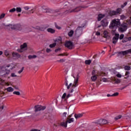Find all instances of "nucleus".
I'll use <instances>...</instances> for the list:
<instances>
[{
  "mask_svg": "<svg viewBox=\"0 0 131 131\" xmlns=\"http://www.w3.org/2000/svg\"><path fill=\"white\" fill-rule=\"evenodd\" d=\"M101 25H102L103 27H106V26H108V24H109V22L107 21V19H104L101 20Z\"/></svg>",
  "mask_w": 131,
  "mask_h": 131,
  "instance_id": "nucleus-13",
  "label": "nucleus"
},
{
  "mask_svg": "<svg viewBox=\"0 0 131 131\" xmlns=\"http://www.w3.org/2000/svg\"><path fill=\"white\" fill-rule=\"evenodd\" d=\"M4 108H5V106L2 105V106H1L0 109L1 110H4Z\"/></svg>",
  "mask_w": 131,
  "mask_h": 131,
  "instance_id": "nucleus-57",
  "label": "nucleus"
},
{
  "mask_svg": "<svg viewBox=\"0 0 131 131\" xmlns=\"http://www.w3.org/2000/svg\"><path fill=\"white\" fill-rule=\"evenodd\" d=\"M127 29V25L126 24H123L121 27L119 28V32H124L126 31Z\"/></svg>",
  "mask_w": 131,
  "mask_h": 131,
  "instance_id": "nucleus-8",
  "label": "nucleus"
},
{
  "mask_svg": "<svg viewBox=\"0 0 131 131\" xmlns=\"http://www.w3.org/2000/svg\"><path fill=\"white\" fill-rule=\"evenodd\" d=\"M119 39V34L115 33V36L113 38V43H116Z\"/></svg>",
  "mask_w": 131,
  "mask_h": 131,
  "instance_id": "nucleus-12",
  "label": "nucleus"
},
{
  "mask_svg": "<svg viewBox=\"0 0 131 131\" xmlns=\"http://www.w3.org/2000/svg\"><path fill=\"white\" fill-rule=\"evenodd\" d=\"M72 76H73V77H74V78L73 86H77L78 85V84L77 83L78 82V78H79V74H78V73L73 72L72 74Z\"/></svg>",
  "mask_w": 131,
  "mask_h": 131,
  "instance_id": "nucleus-4",
  "label": "nucleus"
},
{
  "mask_svg": "<svg viewBox=\"0 0 131 131\" xmlns=\"http://www.w3.org/2000/svg\"><path fill=\"white\" fill-rule=\"evenodd\" d=\"M12 56L13 57H14V58H15V59H18L20 57V55L18 54L17 52H13L12 53Z\"/></svg>",
  "mask_w": 131,
  "mask_h": 131,
  "instance_id": "nucleus-17",
  "label": "nucleus"
},
{
  "mask_svg": "<svg viewBox=\"0 0 131 131\" xmlns=\"http://www.w3.org/2000/svg\"><path fill=\"white\" fill-rule=\"evenodd\" d=\"M128 74H129V72H126L125 73V75H126V76H127V75H128Z\"/></svg>",
  "mask_w": 131,
  "mask_h": 131,
  "instance_id": "nucleus-60",
  "label": "nucleus"
},
{
  "mask_svg": "<svg viewBox=\"0 0 131 131\" xmlns=\"http://www.w3.org/2000/svg\"><path fill=\"white\" fill-rule=\"evenodd\" d=\"M23 70H24V67H23V68H21V69L20 71H19L18 72V73L19 74H21V73H22V72H23Z\"/></svg>",
  "mask_w": 131,
  "mask_h": 131,
  "instance_id": "nucleus-43",
  "label": "nucleus"
},
{
  "mask_svg": "<svg viewBox=\"0 0 131 131\" xmlns=\"http://www.w3.org/2000/svg\"><path fill=\"white\" fill-rule=\"evenodd\" d=\"M14 89H15L17 91H19V88H18L17 86H15Z\"/></svg>",
  "mask_w": 131,
  "mask_h": 131,
  "instance_id": "nucleus-62",
  "label": "nucleus"
},
{
  "mask_svg": "<svg viewBox=\"0 0 131 131\" xmlns=\"http://www.w3.org/2000/svg\"><path fill=\"white\" fill-rule=\"evenodd\" d=\"M73 121H74V118H70L67 121V122H68V123H71V122H73Z\"/></svg>",
  "mask_w": 131,
  "mask_h": 131,
  "instance_id": "nucleus-28",
  "label": "nucleus"
},
{
  "mask_svg": "<svg viewBox=\"0 0 131 131\" xmlns=\"http://www.w3.org/2000/svg\"><path fill=\"white\" fill-rule=\"evenodd\" d=\"M24 9L26 10V11H28V10H29L30 8L28 6H25V7H24Z\"/></svg>",
  "mask_w": 131,
  "mask_h": 131,
  "instance_id": "nucleus-47",
  "label": "nucleus"
},
{
  "mask_svg": "<svg viewBox=\"0 0 131 131\" xmlns=\"http://www.w3.org/2000/svg\"><path fill=\"white\" fill-rule=\"evenodd\" d=\"M5 16H6V14L5 13H3L0 15V20L1 19H3V18L5 17Z\"/></svg>",
  "mask_w": 131,
  "mask_h": 131,
  "instance_id": "nucleus-42",
  "label": "nucleus"
},
{
  "mask_svg": "<svg viewBox=\"0 0 131 131\" xmlns=\"http://www.w3.org/2000/svg\"><path fill=\"white\" fill-rule=\"evenodd\" d=\"M13 95H16V96H20V92L19 91H14L13 93Z\"/></svg>",
  "mask_w": 131,
  "mask_h": 131,
  "instance_id": "nucleus-34",
  "label": "nucleus"
},
{
  "mask_svg": "<svg viewBox=\"0 0 131 131\" xmlns=\"http://www.w3.org/2000/svg\"><path fill=\"white\" fill-rule=\"evenodd\" d=\"M121 19H122V20H123V19H125V16H124V15H121Z\"/></svg>",
  "mask_w": 131,
  "mask_h": 131,
  "instance_id": "nucleus-50",
  "label": "nucleus"
},
{
  "mask_svg": "<svg viewBox=\"0 0 131 131\" xmlns=\"http://www.w3.org/2000/svg\"><path fill=\"white\" fill-rule=\"evenodd\" d=\"M104 37L105 38H108L110 37V35L109 34V32H108L106 30L104 31L103 32Z\"/></svg>",
  "mask_w": 131,
  "mask_h": 131,
  "instance_id": "nucleus-15",
  "label": "nucleus"
},
{
  "mask_svg": "<svg viewBox=\"0 0 131 131\" xmlns=\"http://www.w3.org/2000/svg\"><path fill=\"white\" fill-rule=\"evenodd\" d=\"M101 81H103V82H108V79L106 78H103L101 80Z\"/></svg>",
  "mask_w": 131,
  "mask_h": 131,
  "instance_id": "nucleus-32",
  "label": "nucleus"
},
{
  "mask_svg": "<svg viewBox=\"0 0 131 131\" xmlns=\"http://www.w3.org/2000/svg\"><path fill=\"white\" fill-rule=\"evenodd\" d=\"M128 54H131V49L128 50Z\"/></svg>",
  "mask_w": 131,
  "mask_h": 131,
  "instance_id": "nucleus-61",
  "label": "nucleus"
},
{
  "mask_svg": "<svg viewBox=\"0 0 131 131\" xmlns=\"http://www.w3.org/2000/svg\"><path fill=\"white\" fill-rule=\"evenodd\" d=\"M118 95H119V93L116 92V93L113 94L112 96L113 97H116V96H118Z\"/></svg>",
  "mask_w": 131,
  "mask_h": 131,
  "instance_id": "nucleus-45",
  "label": "nucleus"
},
{
  "mask_svg": "<svg viewBox=\"0 0 131 131\" xmlns=\"http://www.w3.org/2000/svg\"><path fill=\"white\" fill-rule=\"evenodd\" d=\"M116 12L117 14H119V13H120V12H121V8L117 9Z\"/></svg>",
  "mask_w": 131,
  "mask_h": 131,
  "instance_id": "nucleus-38",
  "label": "nucleus"
},
{
  "mask_svg": "<svg viewBox=\"0 0 131 131\" xmlns=\"http://www.w3.org/2000/svg\"><path fill=\"white\" fill-rule=\"evenodd\" d=\"M64 61L65 60L64 59H60L59 60H58V62H60L61 63H63V62H64Z\"/></svg>",
  "mask_w": 131,
  "mask_h": 131,
  "instance_id": "nucleus-54",
  "label": "nucleus"
},
{
  "mask_svg": "<svg viewBox=\"0 0 131 131\" xmlns=\"http://www.w3.org/2000/svg\"><path fill=\"white\" fill-rule=\"evenodd\" d=\"M9 69L12 70L13 68L10 65H5L3 67H2L1 68V71L0 72V75H1L2 76H5V77H7V76H8L9 74H10V72H11L10 70H8L9 69Z\"/></svg>",
  "mask_w": 131,
  "mask_h": 131,
  "instance_id": "nucleus-2",
  "label": "nucleus"
},
{
  "mask_svg": "<svg viewBox=\"0 0 131 131\" xmlns=\"http://www.w3.org/2000/svg\"><path fill=\"white\" fill-rule=\"evenodd\" d=\"M6 90L7 92H9V93H11L12 92H14V89L11 86H9L6 89Z\"/></svg>",
  "mask_w": 131,
  "mask_h": 131,
  "instance_id": "nucleus-23",
  "label": "nucleus"
},
{
  "mask_svg": "<svg viewBox=\"0 0 131 131\" xmlns=\"http://www.w3.org/2000/svg\"><path fill=\"white\" fill-rule=\"evenodd\" d=\"M92 63V61L91 60H87L85 61V63L87 65H90Z\"/></svg>",
  "mask_w": 131,
  "mask_h": 131,
  "instance_id": "nucleus-33",
  "label": "nucleus"
},
{
  "mask_svg": "<svg viewBox=\"0 0 131 131\" xmlns=\"http://www.w3.org/2000/svg\"><path fill=\"white\" fill-rule=\"evenodd\" d=\"M124 37V35L123 34H122L120 35V39H122Z\"/></svg>",
  "mask_w": 131,
  "mask_h": 131,
  "instance_id": "nucleus-46",
  "label": "nucleus"
},
{
  "mask_svg": "<svg viewBox=\"0 0 131 131\" xmlns=\"http://www.w3.org/2000/svg\"><path fill=\"white\" fill-rule=\"evenodd\" d=\"M19 27H20L19 25H9L7 26L8 29H12V30H19Z\"/></svg>",
  "mask_w": 131,
  "mask_h": 131,
  "instance_id": "nucleus-7",
  "label": "nucleus"
},
{
  "mask_svg": "<svg viewBox=\"0 0 131 131\" xmlns=\"http://www.w3.org/2000/svg\"><path fill=\"white\" fill-rule=\"evenodd\" d=\"M31 131H40V130L36 129H31Z\"/></svg>",
  "mask_w": 131,
  "mask_h": 131,
  "instance_id": "nucleus-59",
  "label": "nucleus"
},
{
  "mask_svg": "<svg viewBox=\"0 0 131 131\" xmlns=\"http://www.w3.org/2000/svg\"><path fill=\"white\" fill-rule=\"evenodd\" d=\"M36 55H29L28 56L29 59H35L36 58Z\"/></svg>",
  "mask_w": 131,
  "mask_h": 131,
  "instance_id": "nucleus-29",
  "label": "nucleus"
},
{
  "mask_svg": "<svg viewBox=\"0 0 131 131\" xmlns=\"http://www.w3.org/2000/svg\"><path fill=\"white\" fill-rule=\"evenodd\" d=\"M81 34H82V27H78L76 30L75 36V37H79Z\"/></svg>",
  "mask_w": 131,
  "mask_h": 131,
  "instance_id": "nucleus-5",
  "label": "nucleus"
},
{
  "mask_svg": "<svg viewBox=\"0 0 131 131\" xmlns=\"http://www.w3.org/2000/svg\"><path fill=\"white\" fill-rule=\"evenodd\" d=\"M82 116H83V114H75V118H76V119H78V118H80V117H82Z\"/></svg>",
  "mask_w": 131,
  "mask_h": 131,
  "instance_id": "nucleus-20",
  "label": "nucleus"
},
{
  "mask_svg": "<svg viewBox=\"0 0 131 131\" xmlns=\"http://www.w3.org/2000/svg\"><path fill=\"white\" fill-rule=\"evenodd\" d=\"M65 47L71 50L73 48V43L70 41H67L65 42Z\"/></svg>",
  "mask_w": 131,
  "mask_h": 131,
  "instance_id": "nucleus-10",
  "label": "nucleus"
},
{
  "mask_svg": "<svg viewBox=\"0 0 131 131\" xmlns=\"http://www.w3.org/2000/svg\"><path fill=\"white\" fill-rule=\"evenodd\" d=\"M124 69L125 70H128V71L130 70V67L128 66H126L124 67Z\"/></svg>",
  "mask_w": 131,
  "mask_h": 131,
  "instance_id": "nucleus-36",
  "label": "nucleus"
},
{
  "mask_svg": "<svg viewBox=\"0 0 131 131\" xmlns=\"http://www.w3.org/2000/svg\"><path fill=\"white\" fill-rule=\"evenodd\" d=\"M97 75H93V76L91 77V80H92V81H95L96 79H97Z\"/></svg>",
  "mask_w": 131,
  "mask_h": 131,
  "instance_id": "nucleus-27",
  "label": "nucleus"
},
{
  "mask_svg": "<svg viewBox=\"0 0 131 131\" xmlns=\"http://www.w3.org/2000/svg\"><path fill=\"white\" fill-rule=\"evenodd\" d=\"M110 14L111 16H114V15H117L116 11H115L114 10L111 11L110 12Z\"/></svg>",
  "mask_w": 131,
  "mask_h": 131,
  "instance_id": "nucleus-25",
  "label": "nucleus"
},
{
  "mask_svg": "<svg viewBox=\"0 0 131 131\" xmlns=\"http://www.w3.org/2000/svg\"><path fill=\"white\" fill-rule=\"evenodd\" d=\"M47 53H50V52H52V50L51 49H47L46 50Z\"/></svg>",
  "mask_w": 131,
  "mask_h": 131,
  "instance_id": "nucleus-53",
  "label": "nucleus"
},
{
  "mask_svg": "<svg viewBox=\"0 0 131 131\" xmlns=\"http://www.w3.org/2000/svg\"><path fill=\"white\" fill-rule=\"evenodd\" d=\"M119 26H120V19H114L112 20L109 28L112 30L113 32H115L116 29H117V28L119 27Z\"/></svg>",
  "mask_w": 131,
  "mask_h": 131,
  "instance_id": "nucleus-3",
  "label": "nucleus"
},
{
  "mask_svg": "<svg viewBox=\"0 0 131 131\" xmlns=\"http://www.w3.org/2000/svg\"><path fill=\"white\" fill-rule=\"evenodd\" d=\"M127 40H131V37H128L126 38V40L125 41V42L127 41ZM124 40L123 41V42H125Z\"/></svg>",
  "mask_w": 131,
  "mask_h": 131,
  "instance_id": "nucleus-51",
  "label": "nucleus"
},
{
  "mask_svg": "<svg viewBox=\"0 0 131 131\" xmlns=\"http://www.w3.org/2000/svg\"><path fill=\"white\" fill-rule=\"evenodd\" d=\"M17 75L14 73L11 74V77H16Z\"/></svg>",
  "mask_w": 131,
  "mask_h": 131,
  "instance_id": "nucleus-48",
  "label": "nucleus"
},
{
  "mask_svg": "<svg viewBox=\"0 0 131 131\" xmlns=\"http://www.w3.org/2000/svg\"><path fill=\"white\" fill-rule=\"evenodd\" d=\"M117 76L118 77H119V78H121V74H117Z\"/></svg>",
  "mask_w": 131,
  "mask_h": 131,
  "instance_id": "nucleus-55",
  "label": "nucleus"
},
{
  "mask_svg": "<svg viewBox=\"0 0 131 131\" xmlns=\"http://www.w3.org/2000/svg\"><path fill=\"white\" fill-rule=\"evenodd\" d=\"M126 5H127V2H125L123 5H121V8L122 9H123V8H124V7H125V6H126Z\"/></svg>",
  "mask_w": 131,
  "mask_h": 131,
  "instance_id": "nucleus-41",
  "label": "nucleus"
},
{
  "mask_svg": "<svg viewBox=\"0 0 131 131\" xmlns=\"http://www.w3.org/2000/svg\"><path fill=\"white\" fill-rule=\"evenodd\" d=\"M55 42L52 44H50L49 45L50 48H51V49H52V48H55V47H56V46H57V42H58V39L55 40Z\"/></svg>",
  "mask_w": 131,
  "mask_h": 131,
  "instance_id": "nucleus-18",
  "label": "nucleus"
},
{
  "mask_svg": "<svg viewBox=\"0 0 131 131\" xmlns=\"http://www.w3.org/2000/svg\"><path fill=\"white\" fill-rule=\"evenodd\" d=\"M98 75H99L100 76H106V75H107V74L102 72V73H98Z\"/></svg>",
  "mask_w": 131,
  "mask_h": 131,
  "instance_id": "nucleus-30",
  "label": "nucleus"
},
{
  "mask_svg": "<svg viewBox=\"0 0 131 131\" xmlns=\"http://www.w3.org/2000/svg\"><path fill=\"white\" fill-rule=\"evenodd\" d=\"M69 6V3L67 2V3H66V4L64 5V6Z\"/></svg>",
  "mask_w": 131,
  "mask_h": 131,
  "instance_id": "nucleus-63",
  "label": "nucleus"
},
{
  "mask_svg": "<svg viewBox=\"0 0 131 131\" xmlns=\"http://www.w3.org/2000/svg\"><path fill=\"white\" fill-rule=\"evenodd\" d=\"M121 118V115H119L115 118V120H118V119H120Z\"/></svg>",
  "mask_w": 131,
  "mask_h": 131,
  "instance_id": "nucleus-40",
  "label": "nucleus"
},
{
  "mask_svg": "<svg viewBox=\"0 0 131 131\" xmlns=\"http://www.w3.org/2000/svg\"><path fill=\"white\" fill-rule=\"evenodd\" d=\"M96 123L97 124H107L108 123V121L105 119H101L97 121Z\"/></svg>",
  "mask_w": 131,
  "mask_h": 131,
  "instance_id": "nucleus-11",
  "label": "nucleus"
},
{
  "mask_svg": "<svg viewBox=\"0 0 131 131\" xmlns=\"http://www.w3.org/2000/svg\"><path fill=\"white\" fill-rule=\"evenodd\" d=\"M55 27H56V28H57V29H59V30L61 29V27H60L57 25H55Z\"/></svg>",
  "mask_w": 131,
  "mask_h": 131,
  "instance_id": "nucleus-49",
  "label": "nucleus"
},
{
  "mask_svg": "<svg viewBox=\"0 0 131 131\" xmlns=\"http://www.w3.org/2000/svg\"><path fill=\"white\" fill-rule=\"evenodd\" d=\"M20 48L19 49H17V51L20 53H23L25 51L27 50V43L25 42L23 45L20 46Z\"/></svg>",
  "mask_w": 131,
  "mask_h": 131,
  "instance_id": "nucleus-6",
  "label": "nucleus"
},
{
  "mask_svg": "<svg viewBox=\"0 0 131 131\" xmlns=\"http://www.w3.org/2000/svg\"><path fill=\"white\" fill-rule=\"evenodd\" d=\"M74 34V31L73 30H71L69 33H68V35L70 36V37H72V36Z\"/></svg>",
  "mask_w": 131,
  "mask_h": 131,
  "instance_id": "nucleus-24",
  "label": "nucleus"
},
{
  "mask_svg": "<svg viewBox=\"0 0 131 131\" xmlns=\"http://www.w3.org/2000/svg\"><path fill=\"white\" fill-rule=\"evenodd\" d=\"M95 74H96V71L93 70V71H92V75H95Z\"/></svg>",
  "mask_w": 131,
  "mask_h": 131,
  "instance_id": "nucleus-56",
  "label": "nucleus"
},
{
  "mask_svg": "<svg viewBox=\"0 0 131 131\" xmlns=\"http://www.w3.org/2000/svg\"><path fill=\"white\" fill-rule=\"evenodd\" d=\"M104 17H105V15H103V14L98 15V21H101V20H102V19H103V18H104Z\"/></svg>",
  "mask_w": 131,
  "mask_h": 131,
  "instance_id": "nucleus-22",
  "label": "nucleus"
},
{
  "mask_svg": "<svg viewBox=\"0 0 131 131\" xmlns=\"http://www.w3.org/2000/svg\"><path fill=\"white\" fill-rule=\"evenodd\" d=\"M67 121L66 122H63L61 123V126H64V127H67Z\"/></svg>",
  "mask_w": 131,
  "mask_h": 131,
  "instance_id": "nucleus-26",
  "label": "nucleus"
},
{
  "mask_svg": "<svg viewBox=\"0 0 131 131\" xmlns=\"http://www.w3.org/2000/svg\"><path fill=\"white\" fill-rule=\"evenodd\" d=\"M118 54L123 55V56H125V55H127V54H128V50L119 52Z\"/></svg>",
  "mask_w": 131,
  "mask_h": 131,
  "instance_id": "nucleus-19",
  "label": "nucleus"
},
{
  "mask_svg": "<svg viewBox=\"0 0 131 131\" xmlns=\"http://www.w3.org/2000/svg\"><path fill=\"white\" fill-rule=\"evenodd\" d=\"M16 11L18 13H21V12L22 11V9L20 7H17L16 9Z\"/></svg>",
  "mask_w": 131,
  "mask_h": 131,
  "instance_id": "nucleus-31",
  "label": "nucleus"
},
{
  "mask_svg": "<svg viewBox=\"0 0 131 131\" xmlns=\"http://www.w3.org/2000/svg\"><path fill=\"white\" fill-rule=\"evenodd\" d=\"M66 85L67 86V90H68L69 93L68 94H67L66 93H64L61 97L62 100H65L73 96V94H72V93L74 92V89H73L74 88H76V86L73 85L72 83H70L69 85H68V83H66Z\"/></svg>",
  "mask_w": 131,
  "mask_h": 131,
  "instance_id": "nucleus-1",
  "label": "nucleus"
},
{
  "mask_svg": "<svg viewBox=\"0 0 131 131\" xmlns=\"http://www.w3.org/2000/svg\"><path fill=\"white\" fill-rule=\"evenodd\" d=\"M14 12H16V8H13L9 10V13H14Z\"/></svg>",
  "mask_w": 131,
  "mask_h": 131,
  "instance_id": "nucleus-35",
  "label": "nucleus"
},
{
  "mask_svg": "<svg viewBox=\"0 0 131 131\" xmlns=\"http://www.w3.org/2000/svg\"><path fill=\"white\" fill-rule=\"evenodd\" d=\"M4 54L6 57H8V56H9V51H8V50H5L4 51Z\"/></svg>",
  "mask_w": 131,
  "mask_h": 131,
  "instance_id": "nucleus-39",
  "label": "nucleus"
},
{
  "mask_svg": "<svg viewBox=\"0 0 131 131\" xmlns=\"http://www.w3.org/2000/svg\"><path fill=\"white\" fill-rule=\"evenodd\" d=\"M3 51H0V56H2V55H3Z\"/></svg>",
  "mask_w": 131,
  "mask_h": 131,
  "instance_id": "nucleus-64",
  "label": "nucleus"
},
{
  "mask_svg": "<svg viewBox=\"0 0 131 131\" xmlns=\"http://www.w3.org/2000/svg\"><path fill=\"white\" fill-rule=\"evenodd\" d=\"M67 115V113L66 112H64L63 113V116H64V117H66Z\"/></svg>",
  "mask_w": 131,
  "mask_h": 131,
  "instance_id": "nucleus-58",
  "label": "nucleus"
},
{
  "mask_svg": "<svg viewBox=\"0 0 131 131\" xmlns=\"http://www.w3.org/2000/svg\"><path fill=\"white\" fill-rule=\"evenodd\" d=\"M0 84H1L2 85H10V84H9L8 82H6L3 79H0Z\"/></svg>",
  "mask_w": 131,
  "mask_h": 131,
  "instance_id": "nucleus-16",
  "label": "nucleus"
},
{
  "mask_svg": "<svg viewBox=\"0 0 131 131\" xmlns=\"http://www.w3.org/2000/svg\"><path fill=\"white\" fill-rule=\"evenodd\" d=\"M95 35H97V36H100V35H101V33L99 31H97L96 32Z\"/></svg>",
  "mask_w": 131,
  "mask_h": 131,
  "instance_id": "nucleus-44",
  "label": "nucleus"
},
{
  "mask_svg": "<svg viewBox=\"0 0 131 131\" xmlns=\"http://www.w3.org/2000/svg\"><path fill=\"white\" fill-rule=\"evenodd\" d=\"M42 11L43 12V13H48V12H49V9H47V8H45V9H43Z\"/></svg>",
  "mask_w": 131,
  "mask_h": 131,
  "instance_id": "nucleus-37",
  "label": "nucleus"
},
{
  "mask_svg": "<svg viewBox=\"0 0 131 131\" xmlns=\"http://www.w3.org/2000/svg\"><path fill=\"white\" fill-rule=\"evenodd\" d=\"M46 109V106H42L40 105H37L35 106V112H37L38 111H42Z\"/></svg>",
  "mask_w": 131,
  "mask_h": 131,
  "instance_id": "nucleus-9",
  "label": "nucleus"
},
{
  "mask_svg": "<svg viewBox=\"0 0 131 131\" xmlns=\"http://www.w3.org/2000/svg\"><path fill=\"white\" fill-rule=\"evenodd\" d=\"M81 10V8L80 7H77L74 9H70L68 10V12L70 13H72L73 12H79V11H80Z\"/></svg>",
  "mask_w": 131,
  "mask_h": 131,
  "instance_id": "nucleus-14",
  "label": "nucleus"
},
{
  "mask_svg": "<svg viewBox=\"0 0 131 131\" xmlns=\"http://www.w3.org/2000/svg\"><path fill=\"white\" fill-rule=\"evenodd\" d=\"M48 32H49L50 33H55V29H52L51 28H49L47 29Z\"/></svg>",
  "mask_w": 131,
  "mask_h": 131,
  "instance_id": "nucleus-21",
  "label": "nucleus"
},
{
  "mask_svg": "<svg viewBox=\"0 0 131 131\" xmlns=\"http://www.w3.org/2000/svg\"><path fill=\"white\" fill-rule=\"evenodd\" d=\"M60 51H61V49L60 48H58L55 49V52L56 53H57V52H59Z\"/></svg>",
  "mask_w": 131,
  "mask_h": 131,
  "instance_id": "nucleus-52",
  "label": "nucleus"
}]
</instances>
